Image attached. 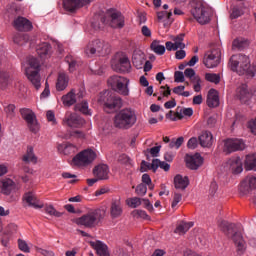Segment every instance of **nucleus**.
Masks as SVG:
<instances>
[{"label": "nucleus", "mask_w": 256, "mask_h": 256, "mask_svg": "<svg viewBox=\"0 0 256 256\" xmlns=\"http://www.w3.org/2000/svg\"><path fill=\"white\" fill-rule=\"evenodd\" d=\"M237 97L242 103H247V101H251L253 97V93L249 91L247 85L243 84L237 88Z\"/></svg>", "instance_id": "obj_26"}, {"label": "nucleus", "mask_w": 256, "mask_h": 256, "mask_svg": "<svg viewBox=\"0 0 256 256\" xmlns=\"http://www.w3.org/2000/svg\"><path fill=\"white\" fill-rule=\"evenodd\" d=\"M243 15V10L239 7H234L232 9V13L230 15L231 19H238V17H241Z\"/></svg>", "instance_id": "obj_57"}, {"label": "nucleus", "mask_w": 256, "mask_h": 256, "mask_svg": "<svg viewBox=\"0 0 256 256\" xmlns=\"http://www.w3.org/2000/svg\"><path fill=\"white\" fill-rule=\"evenodd\" d=\"M127 206L132 207V209H137L141 205V198L133 197L126 200Z\"/></svg>", "instance_id": "obj_48"}, {"label": "nucleus", "mask_w": 256, "mask_h": 256, "mask_svg": "<svg viewBox=\"0 0 256 256\" xmlns=\"http://www.w3.org/2000/svg\"><path fill=\"white\" fill-rule=\"evenodd\" d=\"M243 183L249 185L250 189H256V175L247 176Z\"/></svg>", "instance_id": "obj_50"}, {"label": "nucleus", "mask_w": 256, "mask_h": 256, "mask_svg": "<svg viewBox=\"0 0 256 256\" xmlns=\"http://www.w3.org/2000/svg\"><path fill=\"white\" fill-rule=\"evenodd\" d=\"M151 49L156 55H165V46L161 45L157 40L151 43Z\"/></svg>", "instance_id": "obj_41"}, {"label": "nucleus", "mask_w": 256, "mask_h": 256, "mask_svg": "<svg viewBox=\"0 0 256 256\" xmlns=\"http://www.w3.org/2000/svg\"><path fill=\"white\" fill-rule=\"evenodd\" d=\"M97 159V153L92 149H86L78 153L72 160L76 167H87Z\"/></svg>", "instance_id": "obj_12"}, {"label": "nucleus", "mask_w": 256, "mask_h": 256, "mask_svg": "<svg viewBox=\"0 0 256 256\" xmlns=\"http://www.w3.org/2000/svg\"><path fill=\"white\" fill-rule=\"evenodd\" d=\"M110 46L109 43L101 40V39H94L86 45L84 48V54L86 57H93L95 53H109Z\"/></svg>", "instance_id": "obj_8"}, {"label": "nucleus", "mask_w": 256, "mask_h": 256, "mask_svg": "<svg viewBox=\"0 0 256 256\" xmlns=\"http://www.w3.org/2000/svg\"><path fill=\"white\" fill-rule=\"evenodd\" d=\"M137 123V114L132 108H123L114 116V127L116 129H131Z\"/></svg>", "instance_id": "obj_2"}, {"label": "nucleus", "mask_w": 256, "mask_h": 256, "mask_svg": "<svg viewBox=\"0 0 256 256\" xmlns=\"http://www.w3.org/2000/svg\"><path fill=\"white\" fill-rule=\"evenodd\" d=\"M90 245L96 251L97 255L109 256V247H107V244L99 240H96V241H90Z\"/></svg>", "instance_id": "obj_25"}, {"label": "nucleus", "mask_w": 256, "mask_h": 256, "mask_svg": "<svg viewBox=\"0 0 256 256\" xmlns=\"http://www.w3.org/2000/svg\"><path fill=\"white\" fill-rule=\"evenodd\" d=\"M184 75L185 77H188V79H190L191 81H193V79H195V70H193L192 68H187L184 71Z\"/></svg>", "instance_id": "obj_62"}, {"label": "nucleus", "mask_w": 256, "mask_h": 256, "mask_svg": "<svg viewBox=\"0 0 256 256\" xmlns=\"http://www.w3.org/2000/svg\"><path fill=\"white\" fill-rule=\"evenodd\" d=\"M202 63L207 69H215V67H219V64L221 63V48L214 47L207 50L204 54Z\"/></svg>", "instance_id": "obj_9"}, {"label": "nucleus", "mask_w": 256, "mask_h": 256, "mask_svg": "<svg viewBox=\"0 0 256 256\" xmlns=\"http://www.w3.org/2000/svg\"><path fill=\"white\" fill-rule=\"evenodd\" d=\"M65 61L66 63H68L69 71L70 72L75 71V66L77 65V62L75 61V59H73V56L71 55L66 56Z\"/></svg>", "instance_id": "obj_52"}, {"label": "nucleus", "mask_w": 256, "mask_h": 256, "mask_svg": "<svg viewBox=\"0 0 256 256\" xmlns=\"http://www.w3.org/2000/svg\"><path fill=\"white\" fill-rule=\"evenodd\" d=\"M191 13L200 25H206V23L211 21V9L203 5L201 2H198L193 6Z\"/></svg>", "instance_id": "obj_11"}, {"label": "nucleus", "mask_w": 256, "mask_h": 256, "mask_svg": "<svg viewBox=\"0 0 256 256\" xmlns=\"http://www.w3.org/2000/svg\"><path fill=\"white\" fill-rule=\"evenodd\" d=\"M192 83H194V91H196V93H199V91H201V78L195 77L192 80Z\"/></svg>", "instance_id": "obj_60"}, {"label": "nucleus", "mask_w": 256, "mask_h": 256, "mask_svg": "<svg viewBox=\"0 0 256 256\" xmlns=\"http://www.w3.org/2000/svg\"><path fill=\"white\" fill-rule=\"evenodd\" d=\"M145 53L141 51L134 52L132 56V63L136 69H143V65H145Z\"/></svg>", "instance_id": "obj_33"}, {"label": "nucleus", "mask_w": 256, "mask_h": 256, "mask_svg": "<svg viewBox=\"0 0 256 256\" xmlns=\"http://www.w3.org/2000/svg\"><path fill=\"white\" fill-rule=\"evenodd\" d=\"M137 195H145L147 193V186L145 184H139L136 187Z\"/></svg>", "instance_id": "obj_61"}, {"label": "nucleus", "mask_w": 256, "mask_h": 256, "mask_svg": "<svg viewBox=\"0 0 256 256\" xmlns=\"http://www.w3.org/2000/svg\"><path fill=\"white\" fill-rule=\"evenodd\" d=\"M36 52L40 59H48V57H51V45L47 42H42L36 46Z\"/></svg>", "instance_id": "obj_27"}, {"label": "nucleus", "mask_w": 256, "mask_h": 256, "mask_svg": "<svg viewBox=\"0 0 256 256\" xmlns=\"http://www.w3.org/2000/svg\"><path fill=\"white\" fill-rule=\"evenodd\" d=\"M208 107H219V92L215 89H210L207 96Z\"/></svg>", "instance_id": "obj_35"}, {"label": "nucleus", "mask_w": 256, "mask_h": 256, "mask_svg": "<svg viewBox=\"0 0 256 256\" xmlns=\"http://www.w3.org/2000/svg\"><path fill=\"white\" fill-rule=\"evenodd\" d=\"M28 67L26 68V75L29 81L32 83V85L35 87V89L41 88V76L39 75L41 62H39V59L35 57H30L28 59Z\"/></svg>", "instance_id": "obj_4"}, {"label": "nucleus", "mask_w": 256, "mask_h": 256, "mask_svg": "<svg viewBox=\"0 0 256 256\" xmlns=\"http://www.w3.org/2000/svg\"><path fill=\"white\" fill-rule=\"evenodd\" d=\"M95 0H62L63 9L68 13H77L83 7H89Z\"/></svg>", "instance_id": "obj_16"}, {"label": "nucleus", "mask_w": 256, "mask_h": 256, "mask_svg": "<svg viewBox=\"0 0 256 256\" xmlns=\"http://www.w3.org/2000/svg\"><path fill=\"white\" fill-rule=\"evenodd\" d=\"M231 70L238 75H248V77H255L256 65L251 64L249 57L243 54H236L230 58Z\"/></svg>", "instance_id": "obj_1"}, {"label": "nucleus", "mask_w": 256, "mask_h": 256, "mask_svg": "<svg viewBox=\"0 0 256 256\" xmlns=\"http://www.w3.org/2000/svg\"><path fill=\"white\" fill-rule=\"evenodd\" d=\"M98 103H103L106 109H120V107H123V100L121 97L115 96V94L109 91L100 93Z\"/></svg>", "instance_id": "obj_10"}, {"label": "nucleus", "mask_w": 256, "mask_h": 256, "mask_svg": "<svg viewBox=\"0 0 256 256\" xmlns=\"http://www.w3.org/2000/svg\"><path fill=\"white\" fill-rule=\"evenodd\" d=\"M17 191V184H15V180L4 177L0 180V193L2 195L9 196L11 193H15Z\"/></svg>", "instance_id": "obj_19"}, {"label": "nucleus", "mask_w": 256, "mask_h": 256, "mask_svg": "<svg viewBox=\"0 0 256 256\" xmlns=\"http://www.w3.org/2000/svg\"><path fill=\"white\" fill-rule=\"evenodd\" d=\"M11 81L9 73L0 71V89H6Z\"/></svg>", "instance_id": "obj_40"}, {"label": "nucleus", "mask_w": 256, "mask_h": 256, "mask_svg": "<svg viewBox=\"0 0 256 256\" xmlns=\"http://www.w3.org/2000/svg\"><path fill=\"white\" fill-rule=\"evenodd\" d=\"M85 97V88L71 89L66 95H63L61 101L64 107H71L77 103V99H83Z\"/></svg>", "instance_id": "obj_15"}, {"label": "nucleus", "mask_w": 256, "mask_h": 256, "mask_svg": "<svg viewBox=\"0 0 256 256\" xmlns=\"http://www.w3.org/2000/svg\"><path fill=\"white\" fill-rule=\"evenodd\" d=\"M186 166L192 171H197L201 165H203V157L201 154L196 153L194 155L187 154L185 157Z\"/></svg>", "instance_id": "obj_22"}, {"label": "nucleus", "mask_w": 256, "mask_h": 256, "mask_svg": "<svg viewBox=\"0 0 256 256\" xmlns=\"http://www.w3.org/2000/svg\"><path fill=\"white\" fill-rule=\"evenodd\" d=\"M27 41H29V35L27 34L17 33L14 36V43H16V45H25Z\"/></svg>", "instance_id": "obj_43"}, {"label": "nucleus", "mask_w": 256, "mask_h": 256, "mask_svg": "<svg viewBox=\"0 0 256 256\" xmlns=\"http://www.w3.org/2000/svg\"><path fill=\"white\" fill-rule=\"evenodd\" d=\"M129 79L114 75L108 79V85L113 91L123 95L124 97H129Z\"/></svg>", "instance_id": "obj_6"}, {"label": "nucleus", "mask_w": 256, "mask_h": 256, "mask_svg": "<svg viewBox=\"0 0 256 256\" xmlns=\"http://www.w3.org/2000/svg\"><path fill=\"white\" fill-rule=\"evenodd\" d=\"M69 87V75L65 72H60L58 74L56 89L58 91H65Z\"/></svg>", "instance_id": "obj_28"}, {"label": "nucleus", "mask_w": 256, "mask_h": 256, "mask_svg": "<svg viewBox=\"0 0 256 256\" xmlns=\"http://www.w3.org/2000/svg\"><path fill=\"white\" fill-rule=\"evenodd\" d=\"M46 117L49 123H52L53 125H57V119H55V112H53L52 110L47 111Z\"/></svg>", "instance_id": "obj_58"}, {"label": "nucleus", "mask_w": 256, "mask_h": 256, "mask_svg": "<svg viewBox=\"0 0 256 256\" xmlns=\"http://www.w3.org/2000/svg\"><path fill=\"white\" fill-rule=\"evenodd\" d=\"M133 217H137L140 219H149V215L144 210H134L132 212Z\"/></svg>", "instance_id": "obj_54"}, {"label": "nucleus", "mask_w": 256, "mask_h": 256, "mask_svg": "<svg viewBox=\"0 0 256 256\" xmlns=\"http://www.w3.org/2000/svg\"><path fill=\"white\" fill-rule=\"evenodd\" d=\"M22 201L27 207H32L33 209H43L45 207L43 200H40L39 196L33 191L24 193Z\"/></svg>", "instance_id": "obj_17"}, {"label": "nucleus", "mask_w": 256, "mask_h": 256, "mask_svg": "<svg viewBox=\"0 0 256 256\" xmlns=\"http://www.w3.org/2000/svg\"><path fill=\"white\" fill-rule=\"evenodd\" d=\"M171 15H173V12L169 11H162L157 13L158 21H165L167 19L168 23H171Z\"/></svg>", "instance_id": "obj_49"}, {"label": "nucleus", "mask_w": 256, "mask_h": 256, "mask_svg": "<svg viewBox=\"0 0 256 256\" xmlns=\"http://www.w3.org/2000/svg\"><path fill=\"white\" fill-rule=\"evenodd\" d=\"M232 241H234V244L236 245V249L240 253H243V251L247 249V243H245V240L243 239V235H241L240 232H235L232 235Z\"/></svg>", "instance_id": "obj_31"}, {"label": "nucleus", "mask_w": 256, "mask_h": 256, "mask_svg": "<svg viewBox=\"0 0 256 256\" xmlns=\"http://www.w3.org/2000/svg\"><path fill=\"white\" fill-rule=\"evenodd\" d=\"M245 149V142L237 138H229L224 141L223 151L227 155L235 153L236 151H243Z\"/></svg>", "instance_id": "obj_18"}, {"label": "nucleus", "mask_w": 256, "mask_h": 256, "mask_svg": "<svg viewBox=\"0 0 256 256\" xmlns=\"http://www.w3.org/2000/svg\"><path fill=\"white\" fill-rule=\"evenodd\" d=\"M185 39V34H179L172 38V41L166 42L167 51H176L175 58L178 60L185 59L187 57V52H185V43L183 42ZM180 49V50H178Z\"/></svg>", "instance_id": "obj_7"}, {"label": "nucleus", "mask_w": 256, "mask_h": 256, "mask_svg": "<svg viewBox=\"0 0 256 256\" xmlns=\"http://www.w3.org/2000/svg\"><path fill=\"white\" fill-rule=\"evenodd\" d=\"M64 123H66L68 127L79 129V127H83L85 125V119L75 113L67 112L64 118Z\"/></svg>", "instance_id": "obj_20"}, {"label": "nucleus", "mask_w": 256, "mask_h": 256, "mask_svg": "<svg viewBox=\"0 0 256 256\" xmlns=\"http://www.w3.org/2000/svg\"><path fill=\"white\" fill-rule=\"evenodd\" d=\"M244 45H245V41H243V39H235L233 41V47L235 49H243Z\"/></svg>", "instance_id": "obj_64"}, {"label": "nucleus", "mask_w": 256, "mask_h": 256, "mask_svg": "<svg viewBox=\"0 0 256 256\" xmlns=\"http://www.w3.org/2000/svg\"><path fill=\"white\" fill-rule=\"evenodd\" d=\"M175 83H185V74L181 71H176L174 74Z\"/></svg>", "instance_id": "obj_56"}, {"label": "nucleus", "mask_w": 256, "mask_h": 256, "mask_svg": "<svg viewBox=\"0 0 256 256\" xmlns=\"http://www.w3.org/2000/svg\"><path fill=\"white\" fill-rule=\"evenodd\" d=\"M193 115V109L192 108H180L176 111V118L177 119H183V117H191Z\"/></svg>", "instance_id": "obj_42"}, {"label": "nucleus", "mask_w": 256, "mask_h": 256, "mask_svg": "<svg viewBox=\"0 0 256 256\" xmlns=\"http://www.w3.org/2000/svg\"><path fill=\"white\" fill-rule=\"evenodd\" d=\"M185 139L181 136L177 139H172L169 143L170 149H179L182 145Z\"/></svg>", "instance_id": "obj_47"}, {"label": "nucleus", "mask_w": 256, "mask_h": 256, "mask_svg": "<svg viewBox=\"0 0 256 256\" xmlns=\"http://www.w3.org/2000/svg\"><path fill=\"white\" fill-rule=\"evenodd\" d=\"M22 161H24V163H37V156H35L32 146L27 147V152L23 156Z\"/></svg>", "instance_id": "obj_39"}, {"label": "nucleus", "mask_w": 256, "mask_h": 256, "mask_svg": "<svg viewBox=\"0 0 256 256\" xmlns=\"http://www.w3.org/2000/svg\"><path fill=\"white\" fill-rule=\"evenodd\" d=\"M194 223L193 222H181L180 224L177 225L175 229V233L178 235H185L191 227H193Z\"/></svg>", "instance_id": "obj_38"}, {"label": "nucleus", "mask_w": 256, "mask_h": 256, "mask_svg": "<svg viewBox=\"0 0 256 256\" xmlns=\"http://www.w3.org/2000/svg\"><path fill=\"white\" fill-rule=\"evenodd\" d=\"M5 112L7 113L8 117H14L15 116V105L9 104L5 108Z\"/></svg>", "instance_id": "obj_63"}, {"label": "nucleus", "mask_w": 256, "mask_h": 256, "mask_svg": "<svg viewBox=\"0 0 256 256\" xmlns=\"http://www.w3.org/2000/svg\"><path fill=\"white\" fill-rule=\"evenodd\" d=\"M18 249L23 253H31V247H29L27 241L21 238L18 239Z\"/></svg>", "instance_id": "obj_46"}, {"label": "nucleus", "mask_w": 256, "mask_h": 256, "mask_svg": "<svg viewBox=\"0 0 256 256\" xmlns=\"http://www.w3.org/2000/svg\"><path fill=\"white\" fill-rule=\"evenodd\" d=\"M199 145V140L197 137H192L187 142L188 149H197V146Z\"/></svg>", "instance_id": "obj_55"}, {"label": "nucleus", "mask_w": 256, "mask_h": 256, "mask_svg": "<svg viewBox=\"0 0 256 256\" xmlns=\"http://www.w3.org/2000/svg\"><path fill=\"white\" fill-rule=\"evenodd\" d=\"M226 167L233 173L234 175H239V173H243V161L239 156L231 157L227 163Z\"/></svg>", "instance_id": "obj_21"}, {"label": "nucleus", "mask_w": 256, "mask_h": 256, "mask_svg": "<svg viewBox=\"0 0 256 256\" xmlns=\"http://www.w3.org/2000/svg\"><path fill=\"white\" fill-rule=\"evenodd\" d=\"M174 187L176 189H182V190L187 189V187H189V177L183 176L181 174H177L174 177Z\"/></svg>", "instance_id": "obj_34"}, {"label": "nucleus", "mask_w": 256, "mask_h": 256, "mask_svg": "<svg viewBox=\"0 0 256 256\" xmlns=\"http://www.w3.org/2000/svg\"><path fill=\"white\" fill-rule=\"evenodd\" d=\"M163 169V171H169L171 169V165L167 162H163L159 159H154L151 163V169L155 173L157 169Z\"/></svg>", "instance_id": "obj_37"}, {"label": "nucleus", "mask_w": 256, "mask_h": 256, "mask_svg": "<svg viewBox=\"0 0 256 256\" xmlns=\"http://www.w3.org/2000/svg\"><path fill=\"white\" fill-rule=\"evenodd\" d=\"M14 27L17 31H31L33 29V24L27 18L18 17L14 20Z\"/></svg>", "instance_id": "obj_24"}, {"label": "nucleus", "mask_w": 256, "mask_h": 256, "mask_svg": "<svg viewBox=\"0 0 256 256\" xmlns=\"http://www.w3.org/2000/svg\"><path fill=\"white\" fill-rule=\"evenodd\" d=\"M45 212L52 217H61V212L57 211L53 205H49L45 207Z\"/></svg>", "instance_id": "obj_51"}, {"label": "nucleus", "mask_w": 256, "mask_h": 256, "mask_svg": "<svg viewBox=\"0 0 256 256\" xmlns=\"http://www.w3.org/2000/svg\"><path fill=\"white\" fill-rule=\"evenodd\" d=\"M110 215L112 219H117L123 215V205L121 204V201L115 200L111 204L110 208Z\"/></svg>", "instance_id": "obj_32"}, {"label": "nucleus", "mask_w": 256, "mask_h": 256, "mask_svg": "<svg viewBox=\"0 0 256 256\" xmlns=\"http://www.w3.org/2000/svg\"><path fill=\"white\" fill-rule=\"evenodd\" d=\"M183 200V195L181 193H174L173 201L171 204L172 209H175L179 203Z\"/></svg>", "instance_id": "obj_53"}, {"label": "nucleus", "mask_w": 256, "mask_h": 256, "mask_svg": "<svg viewBox=\"0 0 256 256\" xmlns=\"http://www.w3.org/2000/svg\"><path fill=\"white\" fill-rule=\"evenodd\" d=\"M57 149L62 155H73V153H77V146L69 142L58 144Z\"/></svg>", "instance_id": "obj_29"}, {"label": "nucleus", "mask_w": 256, "mask_h": 256, "mask_svg": "<svg viewBox=\"0 0 256 256\" xmlns=\"http://www.w3.org/2000/svg\"><path fill=\"white\" fill-rule=\"evenodd\" d=\"M205 79L206 81H209V83H214L215 85L221 82V76L215 73H206Z\"/></svg>", "instance_id": "obj_44"}, {"label": "nucleus", "mask_w": 256, "mask_h": 256, "mask_svg": "<svg viewBox=\"0 0 256 256\" xmlns=\"http://www.w3.org/2000/svg\"><path fill=\"white\" fill-rule=\"evenodd\" d=\"M101 221H103V212H101L100 209H94L90 210L81 217L76 218L74 223L82 227H87L88 229H93V227H97Z\"/></svg>", "instance_id": "obj_3"}, {"label": "nucleus", "mask_w": 256, "mask_h": 256, "mask_svg": "<svg viewBox=\"0 0 256 256\" xmlns=\"http://www.w3.org/2000/svg\"><path fill=\"white\" fill-rule=\"evenodd\" d=\"M101 23L102 25H109V27H113V29H121L125 26V17H123L121 12L115 9H109L101 18Z\"/></svg>", "instance_id": "obj_5"}, {"label": "nucleus", "mask_w": 256, "mask_h": 256, "mask_svg": "<svg viewBox=\"0 0 256 256\" xmlns=\"http://www.w3.org/2000/svg\"><path fill=\"white\" fill-rule=\"evenodd\" d=\"M112 69L120 73H129L131 71V61L124 53H118L112 60Z\"/></svg>", "instance_id": "obj_14"}, {"label": "nucleus", "mask_w": 256, "mask_h": 256, "mask_svg": "<svg viewBox=\"0 0 256 256\" xmlns=\"http://www.w3.org/2000/svg\"><path fill=\"white\" fill-rule=\"evenodd\" d=\"M76 109L84 115H91V110H89V103H87V101L77 104Z\"/></svg>", "instance_id": "obj_45"}, {"label": "nucleus", "mask_w": 256, "mask_h": 256, "mask_svg": "<svg viewBox=\"0 0 256 256\" xmlns=\"http://www.w3.org/2000/svg\"><path fill=\"white\" fill-rule=\"evenodd\" d=\"M199 144L206 149H211L213 147V143H215V137H213V133L210 131H202L198 136Z\"/></svg>", "instance_id": "obj_23"}, {"label": "nucleus", "mask_w": 256, "mask_h": 256, "mask_svg": "<svg viewBox=\"0 0 256 256\" xmlns=\"http://www.w3.org/2000/svg\"><path fill=\"white\" fill-rule=\"evenodd\" d=\"M22 119H24V121H26V125L29 129V131H31V133H39V121H37V116L35 115V112H33V110L29 109V108H22L20 110Z\"/></svg>", "instance_id": "obj_13"}, {"label": "nucleus", "mask_w": 256, "mask_h": 256, "mask_svg": "<svg viewBox=\"0 0 256 256\" xmlns=\"http://www.w3.org/2000/svg\"><path fill=\"white\" fill-rule=\"evenodd\" d=\"M160 93L162 97H169V95H171V88L169 87V85L161 86Z\"/></svg>", "instance_id": "obj_59"}, {"label": "nucleus", "mask_w": 256, "mask_h": 256, "mask_svg": "<svg viewBox=\"0 0 256 256\" xmlns=\"http://www.w3.org/2000/svg\"><path fill=\"white\" fill-rule=\"evenodd\" d=\"M244 167L246 171H256V154L246 156Z\"/></svg>", "instance_id": "obj_36"}, {"label": "nucleus", "mask_w": 256, "mask_h": 256, "mask_svg": "<svg viewBox=\"0 0 256 256\" xmlns=\"http://www.w3.org/2000/svg\"><path fill=\"white\" fill-rule=\"evenodd\" d=\"M93 173L97 179H109V166L100 164L94 168Z\"/></svg>", "instance_id": "obj_30"}]
</instances>
